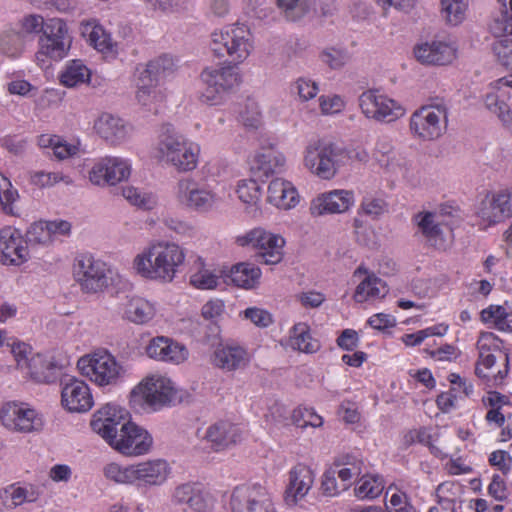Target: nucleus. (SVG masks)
<instances>
[{
	"mask_svg": "<svg viewBox=\"0 0 512 512\" xmlns=\"http://www.w3.org/2000/svg\"><path fill=\"white\" fill-rule=\"evenodd\" d=\"M26 369L34 381L49 384L58 378L60 367L54 361L36 354L30 358Z\"/></svg>",
	"mask_w": 512,
	"mask_h": 512,
	"instance_id": "obj_31",
	"label": "nucleus"
},
{
	"mask_svg": "<svg viewBox=\"0 0 512 512\" xmlns=\"http://www.w3.org/2000/svg\"><path fill=\"white\" fill-rule=\"evenodd\" d=\"M97 133L111 143L124 140L127 136V127L123 120L108 113L102 114L95 122Z\"/></svg>",
	"mask_w": 512,
	"mask_h": 512,
	"instance_id": "obj_32",
	"label": "nucleus"
},
{
	"mask_svg": "<svg viewBox=\"0 0 512 512\" xmlns=\"http://www.w3.org/2000/svg\"><path fill=\"white\" fill-rule=\"evenodd\" d=\"M46 28V21L40 15L31 14L25 16L22 20V29L25 33H43Z\"/></svg>",
	"mask_w": 512,
	"mask_h": 512,
	"instance_id": "obj_64",
	"label": "nucleus"
},
{
	"mask_svg": "<svg viewBox=\"0 0 512 512\" xmlns=\"http://www.w3.org/2000/svg\"><path fill=\"white\" fill-rule=\"evenodd\" d=\"M90 79V71L81 60H73L67 65L60 76L61 83L66 87H74Z\"/></svg>",
	"mask_w": 512,
	"mask_h": 512,
	"instance_id": "obj_42",
	"label": "nucleus"
},
{
	"mask_svg": "<svg viewBox=\"0 0 512 512\" xmlns=\"http://www.w3.org/2000/svg\"><path fill=\"white\" fill-rule=\"evenodd\" d=\"M104 476L117 484H133V464L125 467L109 463L103 468Z\"/></svg>",
	"mask_w": 512,
	"mask_h": 512,
	"instance_id": "obj_51",
	"label": "nucleus"
},
{
	"mask_svg": "<svg viewBox=\"0 0 512 512\" xmlns=\"http://www.w3.org/2000/svg\"><path fill=\"white\" fill-rule=\"evenodd\" d=\"M261 270L251 263H238L231 268V281L238 287L251 289L258 283Z\"/></svg>",
	"mask_w": 512,
	"mask_h": 512,
	"instance_id": "obj_36",
	"label": "nucleus"
},
{
	"mask_svg": "<svg viewBox=\"0 0 512 512\" xmlns=\"http://www.w3.org/2000/svg\"><path fill=\"white\" fill-rule=\"evenodd\" d=\"M355 202L354 193L349 190H333L317 196L310 205V212L314 216L324 214L344 213Z\"/></svg>",
	"mask_w": 512,
	"mask_h": 512,
	"instance_id": "obj_21",
	"label": "nucleus"
},
{
	"mask_svg": "<svg viewBox=\"0 0 512 512\" xmlns=\"http://www.w3.org/2000/svg\"><path fill=\"white\" fill-rule=\"evenodd\" d=\"M244 313L247 319L260 328H266L273 322L272 315L264 309L251 307L247 308Z\"/></svg>",
	"mask_w": 512,
	"mask_h": 512,
	"instance_id": "obj_60",
	"label": "nucleus"
},
{
	"mask_svg": "<svg viewBox=\"0 0 512 512\" xmlns=\"http://www.w3.org/2000/svg\"><path fill=\"white\" fill-rule=\"evenodd\" d=\"M452 215L451 208H442L438 214L436 212L421 211L414 215L413 222L417 226V232L426 239L431 246H439L444 242L441 217Z\"/></svg>",
	"mask_w": 512,
	"mask_h": 512,
	"instance_id": "obj_24",
	"label": "nucleus"
},
{
	"mask_svg": "<svg viewBox=\"0 0 512 512\" xmlns=\"http://www.w3.org/2000/svg\"><path fill=\"white\" fill-rule=\"evenodd\" d=\"M81 33L98 51L110 52L113 50V42L110 34H108L95 19L82 21Z\"/></svg>",
	"mask_w": 512,
	"mask_h": 512,
	"instance_id": "obj_35",
	"label": "nucleus"
},
{
	"mask_svg": "<svg viewBox=\"0 0 512 512\" xmlns=\"http://www.w3.org/2000/svg\"><path fill=\"white\" fill-rule=\"evenodd\" d=\"M191 284L198 289H213L218 284V277L205 270L200 271L190 278Z\"/></svg>",
	"mask_w": 512,
	"mask_h": 512,
	"instance_id": "obj_61",
	"label": "nucleus"
},
{
	"mask_svg": "<svg viewBox=\"0 0 512 512\" xmlns=\"http://www.w3.org/2000/svg\"><path fill=\"white\" fill-rule=\"evenodd\" d=\"M230 505L232 512H277L271 493L259 483L235 487Z\"/></svg>",
	"mask_w": 512,
	"mask_h": 512,
	"instance_id": "obj_13",
	"label": "nucleus"
},
{
	"mask_svg": "<svg viewBox=\"0 0 512 512\" xmlns=\"http://www.w3.org/2000/svg\"><path fill=\"white\" fill-rule=\"evenodd\" d=\"M131 167L122 157L106 156L99 159L89 172V179L95 185H115L128 179Z\"/></svg>",
	"mask_w": 512,
	"mask_h": 512,
	"instance_id": "obj_17",
	"label": "nucleus"
},
{
	"mask_svg": "<svg viewBox=\"0 0 512 512\" xmlns=\"http://www.w3.org/2000/svg\"><path fill=\"white\" fill-rule=\"evenodd\" d=\"M136 99L140 105L152 110V104L161 101L162 95L156 89L157 85L144 77L137 75Z\"/></svg>",
	"mask_w": 512,
	"mask_h": 512,
	"instance_id": "obj_43",
	"label": "nucleus"
},
{
	"mask_svg": "<svg viewBox=\"0 0 512 512\" xmlns=\"http://www.w3.org/2000/svg\"><path fill=\"white\" fill-rule=\"evenodd\" d=\"M146 354L155 360L180 364L188 357L187 348L171 338L158 336L146 347Z\"/></svg>",
	"mask_w": 512,
	"mask_h": 512,
	"instance_id": "obj_26",
	"label": "nucleus"
},
{
	"mask_svg": "<svg viewBox=\"0 0 512 512\" xmlns=\"http://www.w3.org/2000/svg\"><path fill=\"white\" fill-rule=\"evenodd\" d=\"M241 246H252L258 250L257 259L267 265H276L283 259L285 239L278 234L258 227L237 238Z\"/></svg>",
	"mask_w": 512,
	"mask_h": 512,
	"instance_id": "obj_12",
	"label": "nucleus"
},
{
	"mask_svg": "<svg viewBox=\"0 0 512 512\" xmlns=\"http://www.w3.org/2000/svg\"><path fill=\"white\" fill-rule=\"evenodd\" d=\"M446 121L447 107L440 101L416 110L410 118V130L422 140H434L442 135Z\"/></svg>",
	"mask_w": 512,
	"mask_h": 512,
	"instance_id": "obj_11",
	"label": "nucleus"
},
{
	"mask_svg": "<svg viewBox=\"0 0 512 512\" xmlns=\"http://www.w3.org/2000/svg\"><path fill=\"white\" fill-rule=\"evenodd\" d=\"M62 405L70 412H86L93 406V398L88 385L75 377L66 376L61 380Z\"/></svg>",
	"mask_w": 512,
	"mask_h": 512,
	"instance_id": "obj_18",
	"label": "nucleus"
},
{
	"mask_svg": "<svg viewBox=\"0 0 512 512\" xmlns=\"http://www.w3.org/2000/svg\"><path fill=\"white\" fill-rule=\"evenodd\" d=\"M81 373L100 386L116 384L124 370L106 350L94 352L79 359Z\"/></svg>",
	"mask_w": 512,
	"mask_h": 512,
	"instance_id": "obj_9",
	"label": "nucleus"
},
{
	"mask_svg": "<svg viewBox=\"0 0 512 512\" xmlns=\"http://www.w3.org/2000/svg\"><path fill=\"white\" fill-rule=\"evenodd\" d=\"M511 79L501 78L491 84V91L485 95V107L495 114L502 122H511L510 107L507 100L510 97L508 88L512 89Z\"/></svg>",
	"mask_w": 512,
	"mask_h": 512,
	"instance_id": "obj_27",
	"label": "nucleus"
},
{
	"mask_svg": "<svg viewBox=\"0 0 512 512\" xmlns=\"http://www.w3.org/2000/svg\"><path fill=\"white\" fill-rule=\"evenodd\" d=\"M0 497L3 504L9 508H15L25 503L24 488L17 484H12L4 488Z\"/></svg>",
	"mask_w": 512,
	"mask_h": 512,
	"instance_id": "obj_58",
	"label": "nucleus"
},
{
	"mask_svg": "<svg viewBox=\"0 0 512 512\" xmlns=\"http://www.w3.org/2000/svg\"><path fill=\"white\" fill-rule=\"evenodd\" d=\"M172 503L181 506L184 511L206 512L210 507L209 496L194 483L177 486L172 494Z\"/></svg>",
	"mask_w": 512,
	"mask_h": 512,
	"instance_id": "obj_25",
	"label": "nucleus"
},
{
	"mask_svg": "<svg viewBox=\"0 0 512 512\" xmlns=\"http://www.w3.org/2000/svg\"><path fill=\"white\" fill-rule=\"evenodd\" d=\"M92 430L107 443L126 456L147 453L153 443L152 436L141 426L125 419V411L112 404L98 410L91 421Z\"/></svg>",
	"mask_w": 512,
	"mask_h": 512,
	"instance_id": "obj_1",
	"label": "nucleus"
},
{
	"mask_svg": "<svg viewBox=\"0 0 512 512\" xmlns=\"http://www.w3.org/2000/svg\"><path fill=\"white\" fill-rule=\"evenodd\" d=\"M177 203L189 210L206 213L216 207L218 195L204 185H200L191 177L181 178L174 187Z\"/></svg>",
	"mask_w": 512,
	"mask_h": 512,
	"instance_id": "obj_10",
	"label": "nucleus"
},
{
	"mask_svg": "<svg viewBox=\"0 0 512 512\" xmlns=\"http://www.w3.org/2000/svg\"><path fill=\"white\" fill-rule=\"evenodd\" d=\"M384 486L379 478L372 476H363L355 487V494L361 499H373L379 496Z\"/></svg>",
	"mask_w": 512,
	"mask_h": 512,
	"instance_id": "obj_52",
	"label": "nucleus"
},
{
	"mask_svg": "<svg viewBox=\"0 0 512 512\" xmlns=\"http://www.w3.org/2000/svg\"><path fill=\"white\" fill-rule=\"evenodd\" d=\"M343 153L341 147L329 140H313L305 148L304 166L319 178L329 180L337 173Z\"/></svg>",
	"mask_w": 512,
	"mask_h": 512,
	"instance_id": "obj_7",
	"label": "nucleus"
},
{
	"mask_svg": "<svg viewBox=\"0 0 512 512\" xmlns=\"http://www.w3.org/2000/svg\"><path fill=\"white\" fill-rule=\"evenodd\" d=\"M247 351L238 345H225L218 347L213 355V363L225 371L241 369L248 364Z\"/></svg>",
	"mask_w": 512,
	"mask_h": 512,
	"instance_id": "obj_30",
	"label": "nucleus"
},
{
	"mask_svg": "<svg viewBox=\"0 0 512 512\" xmlns=\"http://www.w3.org/2000/svg\"><path fill=\"white\" fill-rule=\"evenodd\" d=\"M456 47L448 42L432 40L421 42L413 49L418 62L425 65H447L456 58Z\"/></svg>",
	"mask_w": 512,
	"mask_h": 512,
	"instance_id": "obj_20",
	"label": "nucleus"
},
{
	"mask_svg": "<svg viewBox=\"0 0 512 512\" xmlns=\"http://www.w3.org/2000/svg\"><path fill=\"white\" fill-rule=\"evenodd\" d=\"M155 315L152 303L139 296L128 297L123 311V317L135 324H145Z\"/></svg>",
	"mask_w": 512,
	"mask_h": 512,
	"instance_id": "obj_33",
	"label": "nucleus"
},
{
	"mask_svg": "<svg viewBox=\"0 0 512 512\" xmlns=\"http://www.w3.org/2000/svg\"><path fill=\"white\" fill-rule=\"evenodd\" d=\"M484 323L493 322L500 331H512V311L507 312L503 306L491 305L481 311Z\"/></svg>",
	"mask_w": 512,
	"mask_h": 512,
	"instance_id": "obj_41",
	"label": "nucleus"
},
{
	"mask_svg": "<svg viewBox=\"0 0 512 512\" xmlns=\"http://www.w3.org/2000/svg\"><path fill=\"white\" fill-rule=\"evenodd\" d=\"M11 352L17 362V366L21 369H26L29 364L30 358L28 354L31 352V348L24 342H13L11 344Z\"/></svg>",
	"mask_w": 512,
	"mask_h": 512,
	"instance_id": "obj_63",
	"label": "nucleus"
},
{
	"mask_svg": "<svg viewBox=\"0 0 512 512\" xmlns=\"http://www.w3.org/2000/svg\"><path fill=\"white\" fill-rule=\"evenodd\" d=\"M490 209V214L483 213V215L493 223L512 216V191L505 189L493 194Z\"/></svg>",
	"mask_w": 512,
	"mask_h": 512,
	"instance_id": "obj_37",
	"label": "nucleus"
},
{
	"mask_svg": "<svg viewBox=\"0 0 512 512\" xmlns=\"http://www.w3.org/2000/svg\"><path fill=\"white\" fill-rule=\"evenodd\" d=\"M18 198V191L12 187L8 178L0 173V204L5 213L14 215L13 204Z\"/></svg>",
	"mask_w": 512,
	"mask_h": 512,
	"instance_id": "obj_54",
	"label": "nucleus"
},
{
	"mask_svg": "<svg viewBox=\"0 0 512 512\" xmlns=\"http://www.w3.org/2000/svg\"><path fill=\"white\" fill-rule=\"evenodd\" d=\"M358 101L364 116L377 122H394L405 114V109L396 100L377 89L364 91Z\"/></svg>",
	"mask_w": 512,
	"mask_h": 512,
	"instance_id": "obj_14",
	"label": "nucleus"
},
{
	"mask_svg": "<svg viewBox=\"0 0 512 512\" xmlns=\"http://www.w3.org/2000/svg\"><path fill=\"white\" fill-rule=\"evenodd\" d=\"M29 258V250L20 230L6 226L0 230V262L20 265Z\"/></svg>",
	"mask_w": 512,
	"mask_h": 512,
	"instance_id": "obj_19",
	"label": "nucleus"
},
{
	"mask_svg": "<svg viewBox=\"0 0 512 512\" xmlns=\"http://www.w3.org/2000/svg\"><path fill=\"white\" fill-rule=\"evenodd\" d=\"M184 259L185 254L179 245L159 242L138 254L133 266L142 277L166 283L174 279Z\"/></svg>",
	"mask_w": 512,
	"mask_h": 512,
	"instance_id": "obj_2",
	"label": "nucleus"
},
{
	"mask_svg": "<svg viewBox=\"0 0 512 512\" xmlns=\"http://www.w3.org/2000/svg\"><path fill=\"white\" fill-rule=\"evenodd\" d=\"M199 147L175 132L170 126L160 135L157 157L165 165L179 172L194 170L198 164Z\"/></svg>",
	"mask_w": 512,
	"mask_h": 512,
	"instance_id": "obj_3",
	"label": "nucleus"
},
{
	"mask_svg": "<svg viewBox=\"0 0 512 512\" xmlns=\"http://www.w3.org/2000/svg\"><path fill=\"white\" fill-rule=\"evenodd\" d=\"M145 6L154 12L170 14L177 11L180 0H143Z\"/></svg>",
	"mask_w": 512,
	"mask_h": 512,
	"instance_id": "obj_62",
	"label": "nucleus"
},
{
	"mask_svg": "<svg viewBox=\"0 0 512 512\" xmlns=\"http://www.w3.org/2000/svg\"><path fill=\"white\" fill-rule=\"evenodd\" d=\"M290 344L293 349L305 353H314L320 347L319 342L312 338L308 326L304 323H298L293 327Z\"/></svg>",
	"mask_w": 512,
	"mask_h": 512,
	"instance_id": "obj_40",
	"label": "nucleus"
},
{
	"mask_svg": "<svg viewBox=\"0 0 512 512\" xmlns=\"http://www.w3.org/2000/svg\"><path fill=\"white\" fill-rule=\"evenodd\" d=\"M387 293L386 283L374 275H369L357 286L354 299L361 303L370 298H382Z\"/></svg>",
	"mask_w": 512,
	"mask_h": 512,
	"instance_id": "obj_39",
	"label": "nucleus"
},
{
	"mask_svg": "<svg viewBox=\"0 0 512 512\" xmlns=\"http://www.w3.org/2000/svg\"><path fill=\"white\" fill-rule=\"evenodd\" d=\"M492 50L498 61L506 67L512 68V39L499 38L492 45Z\"/></svg>",
	"mask_w": 512,
	"mask_h": 512,
	"instance_id": "obj_56",
	"label": "nucleus"
},
{
	"mask_svg": "<svg viewBox=\"0 0 512 512\" xmlns=\"http://www.w3.org/2000/svg\"><path fill=\"white\" fill-rule=\"evenodd\" d=\"M24 241L27 247L28 245L46 244L50 242L51 236L45 223H33L27 230Z\"/></svg>",
	"mask_w": 512,
	"mask_h": 512,
	"instance_id": "obj_55",
	"label": "nucleus"
},
{
	"mask_svg": "<svg viewBox=\"0 0 512 512\" xmlns=\"http://www.w3.org/2000/svg\"><path fill=\"white\" fill-rule=\"evenodd\" d=\"M72 43L66 22L60 18L46 20V28L39 37V49L36 53L37 63L48 67L47 59L61 60L67 56Z\"/></svg>",
	"mask_w": 512,
	"mask_h": 512,
	"instance_id": "obj_6",
	"label": "nucleus"
},
{
	"mask_svg": "<svg viewBox=\"0 0 512 512\" xmlns=\"http://www.w3.org/2000/svg\"><path fill=\"white\" fill-rule=\"evenodd\" d=\"M210 48L217 57L227 56L230 63H243L253 50L250 30L243 24H231L211 33Z\"/></svg>",
	"mask_w": 512,
	"mask_h": 512,
	"instance_id": "obj_4",
	"label": "nucleus"
},
{
	"mask_svg": "<svg viewBox=\"0 0 512 512\" xmlns=\"http://www.w3.org/2000/svg\"><path fill=\"white\" fill-rule=\"evenodd\" d=\"M204 439L211 448L220 451L241 441V431L237 425L221 420L207 428Z\"/></svg>",
	"mask_w": 512,
	"mask_h": 512,
	"instance_id": "obj_28",
	"label": "nucleus"
},
{
	"mask_svg": "<svg viewBox=\"0 0 512 512\" xmlns=\"http://www.w3.org/2000/svg\"><path fill=\"white\" fill-rule=\"evenodd\" d=\"M319 58L321 62L329 68L338 70L343 68L349 62L350 55L345 49L327 47L320 52Z\"/></svg>",
	"mask_w": 512,
	"mask_h": 512,
	"instance_id": "obj_48",
	"label": "nucleus"
},
{
	"mask_svg": "<svg viewBox=\"0 0 512 512\" xmlns=\"http://www.w3.org/2000/svg\"><path fill=\"white\" fill-rule=\"evenodd\" d=\"M361 211L372 218H377L387 211V203L382 198L366 196L361 203Z\"/></svg>",
	"mask_w": 512,
	"mask_h": 512,
	"instance_id": "obj_59",
	"label": "nucleus"
},
{
	"mask_svg": "<svg viewBox=\"0 0 512 512\" xmlns=\"http://www.w3.org/2000/svg\"><path fill=\"white\" fill-rule=\"evenodd\" d=\"M169 473L170 467L162 459L133 464V484L140 488L161 486L166 482Z\"/></svg>",
	"mask_w": 512,
	"mask_h": 512,
	"instance_id": "obj_22",
	"label": "nucleus"
},
{
	"mask_svg": "<svg viewBox=\"0 0 512 512\" xmlns=\"http://www.w3.org/2000/svg\"><path fill=\"white\" fill-rule=\"evenodd\" d=\"M200 76L205 85L200 99L209 105L221 104L240 82L236 65L231 63L206 67Z\"/></svg>",
	"mask_w": 512,
	"mask_h": 512,
	"instance_id": "obj_5",
	"label": "nucleus"
},
{
	"mask_svg": "<svg viewBox=\"0 0 512 512\" xmlns=\"http://www.w3.org/2000/svg\"><path fill=\"white\" fill-rule=\"evenodd\" d=\"M109 273L106 263L90 254H82L76 259L75 279L85 293H97L107 288L110 280Z\"/></svg>",
	"mask_w": 512,
	"mask_h": 512,
	"instance_id": "obj_15",
	"label": "nucleus"
},
{
	"mask_svg": "<svg viewBox=\"0 0 512 512\" xmlns=\"http://www.w3.org/2000/svg\"><path fill=\"white\" fill-rule=\"evenodd\" d=\"M292 423L300 428L313 427L318 428L323 425V419L313 408L299 406L293 410Z\"/></svg>",
	"mask_w": 512,
	"mask_h": 512,
	"instance_id": "obj_47",
	"label": "nucleus"
},
{
	"mask_svg": "<svg viewBox=\"0 0 512 512\" xmlns=\"http://www.w3.org/2000/svg\"><path fill=\"white\" fill-rule=\"evenodd\" d=\"M0 420L6 428L20 433L38 432L44 425L42 416L36 410L14 402L6 403L1 408Z\"/></svg>",
	"mask_w": 512,
	"mask_h": 512,
	"instance_id": "obj_16",
	"label": "nucleus"
},
{
	"mask_svg": "<svg viewBox=\"0 0 512 512\" xmlns=\"http://www.w3.org/2000/svg\"><path fill=\"white\" fill-rule=\"evenodd\" d=\"M174 67V59L169 55H162L145 65H139L137 75L151 80L152 83L157 85L160 79L173 72Z\"/></svg>",
	"mask_w": 512,
	"mask_h": 512,
	"instance_id": "obj_34",
	"label": "nucleus"
},
{
	"mask_svg": "<svg viewBox=\"0 0 512 512\" xmlns=\"http://www.w3.org/2000/svg\"><path fill=\"white\" fill-rule=\"evenodd\" d=\"M277 7L288 21H298L311 10L309 0H276Z\"/></svg>",
	"mask_w": 512,
	"mask_h": 512,
	"instance_id": "obj_44",
	"label": "nucleus"
},
{
	"mask_svg": "<svg viewBox=\"0 0 512 512\" xmlns=\"http://www.w3.org/2000/svg\"><path fill=\"white\" fill-rule=\"evenodd\" d=\"M337 477L336 468L333 467L326 470L322 475L321 491L325 496L332 497L346 490L342 488L341 482H337Z\"/></svg>",
	"mask_w": 512,
	"mask_h": 512,
	"instance_id": "obj_57",
	"label": "nucleus"
},
{
	"mask_svg": "<svg viewBox=\"0 0 512 512\" xmlns=\"http://www.w3.org/2000/svg\"><path fill=\"white\" fill-rule=\"evenodd\" d=\"M122 195L130 204L144 210H151L156 205L152 194L141 192L135 187L122 188Z\"/></svg>",
	"mask_w": 512,
	"mask_h": 512,
	"instance_id": "obj_53",
	"label": "nucleus"
},
{
	"mask_svg": "<svg viewBox=\"0 0 512 512\" xmlns=\"http://www.w3.org/2000/svg\"><path fill=\"white\" fill-rule=\"evenodd\" d=\"M489 29L496 38L512 35V11L497 9L493 12Z\"/></svg>",
	"mask_w": 512,
	"mask_h": 512,
	"instance_id": "obj_45",
	"label": "nucleus"
},
{
	"mask_svg": "<svg viewBox=\"0 0 512 512\" xmlns=\"http://www.w3.org/2000/svg\"><path fill=\"white\" fill-rule=\"evenodd\" d=\"M267 200L272 205L287 210L298 203V193L291 182L275 178L268 185Z\"/></svg>",
	"mask_w": 512,
	"mask_h": 512,
	"instance_id": "obj_29",
	"label": "nucleus"
},
{
	"mask_svg": "<svg viewBox=\"0 0 512 512\" xmlns=\"http://www.w3.org/2000/svg\"><path fill=\"white\" fill-rule=\"evenodd\" d=\"M21 32L9 30L0 37V50L10 57H16L24 49L25 39Z\"/></svg>",
	"mask_w": 512,
	"mask_h": 512,
	"instance_id": "obj_46",
	"label": "nucleus"
},
{
	"mask_svg": "<svg viewBox=\"0 0 512 512\" xmlns=\"http://www.w3.org/2000/svg\"><path fill=\"white\" fill-rule=\"evenodd\" d=\"M284 164V156L273 148H268L255 155L252 168L264 176H269L281 169Z\"/></svg>",
	"mask_w": 512,
	"mask_h": 512,
	"instance_id": "obj_38",
	"label": "nucleus"
},
{
	"mask_svg": "<svg viewBox=\"0 0 512 512\" xmlns=\"http://www.w3.org/2000/svg\"><path fill=\"white\" fill-rule=\"evenodd\" d=\"M314 472L304 464H297L289 472V484L285 490L284 500L288 506H294L303 499L314 483Z\"/></svg>",
	"mask_w": 512,
	"mask_h": 512,
	"instance_id": "obj_23",
	"label": "nucleus"
},
{
	"mask_svg": "<svg viewBox=\"0 0 512 512\" xmlns=\"http://www.w3.org/2000/svg\"><path fill=\"white\" fill-rule=\"evenodd\" d=\"M466 4L463 0H441V14L448 24L458 25L465 16Z\"/></svg>",
	"mask_w": 512,
	"mask_h": 512,
	"instance_id": "obj_49",
	"label": "nucleus"
},
{
	"mask_svg": "<svg viewBox=\"0 0 512 512\" xmlns=\"http://www.w3.org/2000/svg\"><path fill=\"white\" fill-rule=\"evenodd\" d=\"M237 194L239 199L250 205L251 207L258 208V203L261 200V189L255 180H243L238 184Z\"/></svg>",
	"mask_w": 512,
	"mask_h": 512,
	"instance_id": "obj_50",
	"label": "nucleus"
},
{
	"mask_svg": "<svg viewBox=\"0 0 512 512\" xmlns=\"http://www.w3.org/2000/svg\"><path fill=\"white\" fill-rule=\"evenodd\" d=\"M176 395L177 391L169 378L151 376L132 390L131 401L133 403L143 402L151 410L157 411L174 403Z\"/></svg>",
	"mask_w": 512,
	"mask_h": 512,
	"instance_id": "obj_8",
	"label": "nucleus"
}]
</instances>
